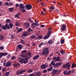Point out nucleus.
Wrapping results in <instances>:
<instances>
[{
  "mask_svg": "<svg viewBox=\"0 0 76 76\" xmlns=\"http://www.w3.org/2000/svg\"><path fill=\"white\" fill-rule=\"evenodd\" d=\"M31 52H28L27 53V54L26 56L24 55L23 54H22L21 55V57H26L24 58H22L20 60L19 62H21V64L24 63V64H26L28 62V59L31 57Z\"/></svg>",
  "mask_w": 76,
  "mask_h": 76,
  "instance_id": "obj_1",
  "label": "nucleus"
},
{
  "mask_svg": "<svg viewBox=\"0 0 76 76\" xmlns=\"http://www.w3.org/2000/svg\"><path fill=\"white\" fill-rule=\"evenodd\" d=\"M49 53V49L48 48H47L44 49L42 53V55H47Z\"/></svg>",
  "mask_w": 76,
  "mask_h": 76,
  "instance_id": "obj_2",
  "label": "nucleus"
},
{
  "mask_svg": "<svg viewBox=\"0 0 76 76\" xmlns=\"http://www.w3.org/2000/svg\"><path fill=\"white\" fill-rule=\"evenodd\" d=\"M69 64L70 63L69 62H67L65 65H63V67L64 68H67L66 70H68L70 68L71 66V65Z\"/></svg>",
  "mask_w": 76,
  "mask_h": 76,
  "instance_id": "obj_3",
  "label": "nucleus"
},
{
  "mask_svg": "<svg viewBox=\"0 0 76 76\" xmlns=\"http://www.w3.org/2000/svg\"><path fill=\"white\" fill-rule=\"evenodd\" d=\"M2 28L3 30H6V29H10V26L9 25L6 24L5 25H3L2 27Z\"/></svg>",
  "mask_w": 76,
  "mask_h": 76,
  "instance_id": "obj_4",
  "label": "nucleus"
},
{
  "mask_svg": "<svg viewBox=\"0 0 76 76\" xmlns=\"http://www.w3.org/2000/svg\"><path fill=\"white\" fill-rule=\"evenodd\" d=\"M66 26L65 24H62L61 25V29L62 31H66Z\"/></svg>",
  "mask_w": 76,
  "mask_h": 76,
  "instance_id": "obj_5",
  "label": "nucleus"
},
{
  "mask_svg": "<svg viewBox=\"0 0 76 76\" xmlns=\"http://www.w3.org/2000/svg\"><path fill=\"white\" fill-rule=\"evenodd\" d=\"M26 72V70L24 69L21 70V71H18L16 73L17 75H19L21 74V73H24V72Z\"/></svg>",
  "mask_w": 76,
  "mask_h": 76,
  "instance_id": "obj_6",
  "label": "nucleus"
},
{
  "mask_svg": "<svg viewBox=\"0 0 76 76\" xmlns=\"http://www.w3.org/2000/svg\"><path fill=\"white\" fill-rule=\"evenodd\" d=\"M25 6L27 10H30L31 9H32V5L29 4L26 5Z\"/></svg>",
  "mask_w": 76,
  "mask_h": 76,
  "instance_id": "obj_7",
  "label": "nucleus"
},
{
  "mask_svg": "<svg viewBox=\"0 0 76 76\" xmlns=\"http://www.w3.org/2000/svg\"><path fill=\"white\" fill-rule=\"evenodd\" d=\"M60 58L59 56L58 57H53V60L55 61H60Z\"/></svg>",
  "mask_w": 76,
  "mask_h": 76,
  "instance_id": "obj_8",
  "label": "nucleus"
},
{
  "mask_svg": "<svg viewBox=\"0 0 76 76\" xmlns=\"http://www.w3.org/2000/svg\"><path fill=\"white\" fill-rule=\"evenodd\" d=\"M71 70H69V71H65L64 73L63 74L64 75H69L70 73H71Z\"/></svg>",
  "mask_w": 76,
  "mask_h": 76,
  "instance_id": "obj_9",
  "label": "nucleus"
},
{
  "mask_svg": "<svg viewBox=\"0 0 76 76\" xmlns=\"http://www.w3.org/2000/svg\"><path fill=\"white\" fill-rule=\"evenodd\" d=\"M34 21L35 22V23H33L31 24V25H32V26H33V28H34V25L35 26H38V22L37 21V20H35Z\"/></svg>",
  "mask_w": 76,
  "mask_h": 76,
  "instance_id": "obj_10",
  "label": "nucleus"
},
{
  "mask_svg": "<svg viewBox=\"0 0 76 76\" xmlns=\"http://www.w3.org/2000/svg\"><path fill=\"white\" fill-rule=\"evenodd\" d=\"M6 55H7V53H1V52L0 53V58H1L3 56H6Z\"/></svg>",
  "mask_w": 76,
  "mask_h": 76,
  "instance_id": "obj_11",
  "label": "nucleus"
},
{
  "mask_svg": "<svg viewBox=\"0 0 76 76\" xmlns=\"http://www.w3.org/2000/svg\"><path fill=\"white\" fill-rule=\"evenodd\" d=\"M30 23L28 22H26L24 23V26L27 28L29 27Z\"/></svg>",
  "mask_w": 76,
  "mask_h": 76,
  "instance_id": "obj_12",
  "label": "nucleus"
},
{
  "mask_svg": "<svg viewBox=\"0 0 76 76\" xmlns=\"http://www.w3.org/2000/svg\"><path fill=\"white\" fill-rule=\"evenodd\" d=\"M19 7L20 9H25V5L22 4H20L19 5Z\"/></svg>",
  "mask_w": 76,
  "mask_h": 76,
  "instance_id": "obj_13",
  "label": "nucleus"
},
{
  "mask_svg": "<svg viewBox=\"0 0 76 76\" xmlns=\"http://www.w3.org/2000/svg\"><path fill=\"white\" fill-rule=\"evenodd\" d=\"M11 65L12 63H11V62L10 61H8L7 63L5 66L6 67H9L10 66H11Z\"/></svg>",
  "mask_w": 76,
  "mask_h": 76,
  "instance_id": "obj_14",
  "label": "nucleus"
},
{
  "mask_svg": "<svg viewBox=\"0 0 76 76\" xmlns=\"http://www.w3.org/2000/svg\"><path fill=\"white\" fill-rule=\"evenodd\" d=\"M61 65V62H59L55 64V67H58V66H60Z\"/></svg>",
  "mask_w": 76,
  "mask_h": 76,
  "instance_id": "obj_15",
  "label": "nucleus"
},
{
  "mask_svg": "<svg viewBox=\"0 0 76 76\" xmlns=\"http://www.w3.org/2000/svg\"><path fill=\"white\" fill-rule=\"evenodd\" d=\"M56 73H57L56 69H53L52 72V75H55Z\"/></svg>",
  "mask_w": 76,
  "mask_h": 76,
  "instance_id": "obj_16",
  "label": "nucleus"
},
{
  "mask_svg": "<svg viewBox=\"0 0 76 76\" xmlns=\"http://www.w3.org/2000/svg\"><path fill=\"white\" fill-rule=\"evenodd\" d=\"M20 64L19 63H17V64L14 63L13 64V66L14 67H18V66H19Z\"/></svg>",
  "mask_w": 76,
  "mask_h": 76,
  "instance_id": "obj_17",
  "label": "nucleus"
},
{
  "mask_svg": "<svg viewBox=\"0 0 76 76\" xmlns=\"http://www.w3.org/2000/svg\"><path fill=\"white\" fill-rule=\"evenodd\" d=\"M23 29H22V28H19L17 31V33H19V32H22Z\"/></svg>",
  "mask_w": 76,
  "mask_h": 76,
  "instance_id": "obj_18",
  "label": "nucleus"
},
{
  "mask_svg": "<svg viewBox=\"0 0 76 76\" xmlns=\"http://www.w3.org/2000/svg\"><path fill=\"white\" fill-rule=\"evenodd\" d=\"M27 35L28 34H27V32H24L23 34L21 36V37L23 38V37L24 36L26 37V36H27Z\"/></svg>",
  "mask_w": 76,
  "mask_h": 76,
  "instance_id": "obj_19",
  "label": "nucleus"
},
{
  "mask_svg": "<svg viewBox=\"0 0 76 76\" xmlns=\"http://www.w3.org/2000/svg\"><path fill=\"white\" fill-rule=\"evenodd\" d=\"M38 58V55H37L36 56H34L33 58V60H37Z\"/></svg>",
  "mask_w": 76,
  "mask_h": 76,
  "instance_id": "obj_20",
  "label": "nucleus"
},
{
  "mask_svg": "<svg viewBox=\"0 0 76 76\" xmlns=\"http://www.w3.org/2000/svg\"><path fill=\"white\" fill-rule=\"evenodd\" d=\"M50 37V36L48 35L47 34L46 36H45L44 37V39H48L49 37Z\"/></svg>",
  "mask_w": 76,
  "mask_h": 76,
  "instance_id": "obj_21",
  "label": "nucleus"
},
{
  "mask_svg": "<svg viewBox=\"0 0 76 76\" xmlns=\"http://www.w3.org/2000/svg\"><path fill=\"white\" fill-rule=\"evenodd\" d=\"M36 37V36L35 35H34V34L32 35L31 37H30V38L31 39H34Z\"/></svg>",
  "mask_w": 76,
  "mask_h": 76,
  "instance_id": "obj_22",
  "label": "nucleus"
},
{
  "mask_svg": "<svg viewBox=\"0 0 76 76\" xmlns=\"http://www.w3.org/2000/svg\"><path fill=\"white\" fill-rule=\"evenodd\" d=\"M49 9H51V10H55V9H56V8H55V7H54V6H52L50 7H49Z\"/></svg>",
  "mask_w": 76,
  "mask_h": 76,
  "instance_id": "obj_23",
  "label": "nucleus"
},
{
  "mask_svg": "<svg viewBox=\"0 0 76 76\" xmlns=\"http://www.w3.org/2000/svg\"><path fill=\"white\" fill-rule=\"evenodd\" d=\"M48 44H52L53 43V40H49L48 42Z\"/></svg>",
  "mask_w": 76,
  "mask_h": 76,
  "instance_id": "obj_24",
  "label": "nucleus"
},
{
  "mask_svg": "<svg viewBox=\"0 0 76 76\" xmlns=\"http://www.w3.org/2000/svg\"><path fill=\"white\" fill-rule=\"evenodd\" d=\"M45 45V43L42 42L40 43L39 45V47H41L42 45Z\"/></svg>",
  "mask_w": 76,
  "mask_h": 76,
  "instance_id": "obj_25",
  "label": "nucleus"
},
{
  "mask_svg": "<svg viewBox=\"0 0 76 76\" xmlns=\"http://www.w3.org/2000/svg\"><path fill=\"white\" fill-rule=\"evenodd\" d=\"M17 47L20 50H21L22 48V46L20 45H19L17 46Z\"/></svg>",
  "mask_w": 76,
  "mask_h": 76,
  "instance_id": "obj_26",
  "label": "nucleus"
},
{
  "mask_svg": "<svg viewBox=\"0 0 76 76\" xmlns=\"http://www.w3.org/2000/svg\"><path fill=\"white\" fill-rule=\"evenodd\" d=\"M76 67V64L75 63H73L72 65V68H74V67Z\"/></svg>",
  "mask_w": 76,
  "mask_h": 76,
  "instance_id": "obj_27",
  "label": "nucleus"
},
{
  "mask_svg": "<svg viewBox=\"0 0 76 76\" xmlns=\"http://www.w3.org/2000/svg\"><path fill=\"white\" fill-rule=\"evenodd\" d=\"M11 22V21L9 19H6V21L5 22H6V23H10Z\"/></svg>",
  "mask_w": 76,
  "mask_h": 76,
  "instance_id": "obj_28",
  "label": "nucleus"
},
{
  "mask_svg": "<svg viewBox=\"0 0 76 76\" xmlns=\"http://www.w3.org/2000/svg\"><path fill=\"white\" fill-rule=\"evenodd\" d=\"M60 53L62 54H64L66 53V52H65V50H61V51Z\"/></svg>",
  "mask_w": 76,
  "mask_h": 76,
  "instance_id": "obj_29",
  "label": "nucleus"
},
{
  "mask_svg": "<svg viewBox=\"0 0 76 76\" xmlns=\"http://www.w3.org/2000/svg\"><path fill=\"white\" fill-rule=\"evenodd\" d=\"M4 38V36L1 35L0 36V40H2Z\"/></svg>",
  "mask_w": 76,
  "mask_h": 76,
  "instance_id": "obj_30",
  "label": "nucleus"
},
{
  "mask_svg": "<svg viewBox=\"0 0 76 76\" xmlns=\"http://www.w3.org/2000/svg\"><path fill=\"white\" fill-rule=\"evenodd\" d=\"M22 12H26V10H25L23 9H21V8H20L19 9Z\"/></svg>",
  "mask_w": 76,
  "mask_h": 76,
  "instance_id": "obj_31",
  "label": "nucleus"
},
{
  "mask_svg": "<svg viewBox=\"0 0 76 76\" xmlns=\"http://www.w3.org/2000/svg\"><path fill=\"white\" fill-rule=\"evenodd\" d=\"M9 73H10V72H8L6 73L5 76H9Z\"/></svg>",
  "mask_w": 76,
  "mask_h": 76,
  "instance_id": "obj_32",
  "label": "nucleus"
},
{
  "mask_svg": "<svg viewBox=\"0 0 76 76\" xmlns=\"http://www.w3.org/2000/svg\"><path fill=\"white\" fill-rule=\"evenodd\" d=\"M19 25H20V23L17 22H15V26H19Z\"/></svg>",
  "mask_w": 76,
  "mask_h": 76,
  "instance_id": "obj_33",
  "label": "nucleus"
},
{
  "mask_svg": "<svg viewBox=\"0 0 76 76\" xmlns=\"http://www.w3.org/2000/svg\"><path fill=\"white\" fill-rule=\"evenodd\" d=\"M52 69L53 66H51L48 69L47 71L48 72H50V71H51Z\"/></svg>",
  "mask_w": 76,
  "mask_h": 76,
  "instance_id": "obj_34",
  "label": "nucleus"
},
{
  "mask_svg": "<svg viewBox=\"0 0 76 76\" xmlns=\"http://www.w3.org/2000/svg\"><path fill=\"white\" fill-rule=\"evenodd\" d=\"M9 12H12L13 10L14 9L13 8H10L8 9Z\"/></svg>",
  "mask_w": 76,
  "mask_h": 76,
  "instance_id": "obj_35",
  "label": "nucleus"
},
{
  "mask_svg": "<svg viewBox=\"0 0 76 76\" xmlns=\"http://www.w3.org/2000/svg\"><path fill=\"white\" fill-rule=\"evenodd\" d=\"M43 37L41 35H39L38 36V39H41Z\"/></svg>",
  "mask_w": 76,
  "mask_h": 76,
  "instance_id": "obj_36",
  "label": "nucleus"
},
{
  "mask_svg": "<svg viewBox=\"0 0 76 76\" xmlns=\"http://www.w3.org/2000/svg\"><path fill=\"white\" fill-rule=\"evenodd\" d=\"M33 72V69H28L27 70L28 73H31Z\"/></svg>",
  "mask_w": 76,
  "mask_h": 76,
  "instance_id": "obj_37",
  "label": "nucleus"
},
{
  "mask_svg": "<svg viewBox=\"0 0 76 76\" xmlns=\"http://www.w3.org/2000/svg\"><path fill=\"white\" fill-rule=\"evenodd\" d=\"M64 43V40L63 39H61V43L63 44Z\"/></svg>",
  "mask_w": 76,
  "mask_h": 76,
  "instance_id": "obj_38",
  "label": "nucleus"
},
{
  "mask_svg": "<svg viewBox=\"0 0 76 76\" xmlns=\"http://www.w3.org/2000/svg\"><path fill=\"white\" fill-rule=\"evenodd\" d=\"M51 64L53 66H55V62L53 61H52L51 62Z\"/></svg>",
  "mask_w": 76,
  "mask_h": 76,
  "instance_id": "obj_39",
  "label": "nucleus"
},
{
  "mask_svg": "<svg viewBox=\"0 0 76 76\" xmlns=\"http://www.w3.org/2000/svg\"><path fill=\"white\" fill-rule=\"evenodd\" d=\"M41 68H42V69H46L45 67V65H44V64H42V65H41Z\"/></svg>",
  "mask_w": 76,
  "mask_h": 76,
  "instance_id": "obj_40",
  "label": "nucleus"
},
{
  "mask_svg": "<svg viewBox=\"0 0 76 76\" xmlns=\"http://www.w3.org/2000/svg\"><path fill=\"white\" fill-rule=\"evenodd\" d=\"M21 43L22 44L24 45L25 44V42L23 41V39H21L20 40Z\"/></svg>",
  "mask_w": 76,
  "mask_h": 76,
  "instance_id": "obj_41",
  "label": "nucleus"
},
{
  "mask_svg": "<svg viewBox=\"0 0 76 76\" xmlns=\"http://www.w3.org/2000/svg\"><path fill=\"white\" fill-rule=\"evenodd\" d=\"M51 32H52V31H48L47 33L48 35H49V36H50V35L51 34Z\"/></svg>",
  "mask_w": 76,
  "mask_h": 76,
  "instance_id": "obj_42",
  "label": "nucleus"
},
{
  "mask_svg": "<svg viewBox=\"0 0 76 76\" xmlns=\"http://www.w3.org/2000/svg\"><path fill=\"white\" fill-rule=\"evenodd\" d=\"M28 32H32V31H33V30L31 29V28H29V29H28Z\"/></svg>",
  "mask_w": 76,
  "mask_h": 76,
  "instance_id": "obj_43",
  "label": "nucleus"
},
{
  "mask_svg": "<svg viewBox=\"0 0 76 76\" xmlns=\"http://www.w3.org/2000/svg\"><path fill=\"white\" fill-rule=\"evenodd\" d=\"M9 25V26L10 27V28H13V24H12V23H10Z\"/></svg>",
  "mask_w": 76,
  "mask_h": 76,
  "instance_id": "obj_44",
  "label": "nucleus"
},
{
  "mask_svg": "<svg viewBox=\"0 0 76 76\" xmlns=\"http://www.w3.org/2000/svg\"><path fill=\"white\" fill-rule=\"evenodd\" d=\"M45 66V68H47V67L48 66V65L47 64H44Z\"/></svg>",
  "mask_w": 76,
  "mask_h": 76,
  "instance_id": "obj_45",
  "label": "nucleus"
},
{
  "mask_svg": "<svg viewBox=\"0 0 76 76\" xmlns=\"http://www.w3.org/2000/svg\"><path fill=\"white\" fill-rule=\"evenodd\" d=\"M26 52V50H24L21 51L22 53H25Z\"/></svg>",
  "mask_w": 76,
  "mask_h": 76,
  "instance_id": "obj_46",
  "label": "nucleus"
},
{
  "mask_svg": "<svg viewBox=\"0 0 76 76\" xmlns=\"http://www.w3.org/2000/svg\"><path fill=\"white\" fill-rule=\"evenodd\" d=\"M56 73H60V72H61V71H60V70H57L56 69Z\"/></svg>",
  "mask_w": 76,
  "mask_h": 76,
  "instance_id": "obj_47",
  "label": "nucleus"
},
{
  "mask_svg": "<svg viewBox=\"0 0 76 76\" xmlns=\"http://www.w3.org/2000/svg\"><path fill=\"white\" fill-rule=\"evenodd\" d=\"M15 18H19V17L18 16V15L16 14L15 15Z\"/></svg>",
  "mask_w": 76,
  "mask_h": 76,
  "instance_id": "obj_48",
  "label": "nucleus"
},
{
  "mask_svg": "<svg viewBox=\"0 0 76 76\" xmlns=\"http://www.w3.org/2000/svg\"><path fill=\"white\" fill-rule=\"evenodd\" d=\"M4 49V47H3V46H1L0 47V50H3Z\"/></svg>",
  "mask_w": 76,
  "mask_h": 76,
  "instance_id": "obj_49",
  "label": "nucleus"
},
{
  "mask_svg": "<svg viewBox=\"0 0 76 76\" xmlns=\"http://www.w3.org/2000/svg\"><path fill=\"white\" fill-rule=\"evenodd\" d=\"M52 29V28H49L48 29V31L52 32V31H51Z\"/></svg>",
  "mask_w": 76,
  "mask_h": 76,
  "instance_id": "obj_50",
  "label": "nucleus"
},
{
  "mask_svg": "<svg viewBox=\"0 0 76 76\" xmlns=\"http://www.w3.org/2000/svg\"><path fill=\"white\" fill-rule=\"evenodd\" d=\"M14 59H16V57L15 56H13L11 57V59L13 60Z\"/></svg>",
  "mask_w": 76,
  "mask_h": 76,
  "instance_id": "obj_51",
  "label": "nucleus"
},
{
  "mask_svg": "<svg viewBox=\"0 0 76 76\" xmlns=\"http://www.w3.org/2000/svg\"><path fill=\"white\" fill-rule=\"evenodd\" d=\"M6 60H4V63L3 64V65L4 66L5 65H6Z\"/></svg>",
  "mask_w": 76,
  "mask_h": 76,
  "instance_id": "obj_52",
  "label": "nucleus"
},
{
  "mask_svg": "<svg viewBox=\"0 0 76 76\" xmlns=\"http://www.w3.org/2000/svg\"><path fill=\"white\" fill-rule=\"evenodd\" d=\"M11 37L12 39H14V38H15V36L13 35H12L11 36Z\"/></svg>",
  "mask_w": 76,
  "mask_h": 76,
  "instance_id": "obj_53",
  "label": "nucleus"
},
{
  "mask_svg": "<svg viewBox=\"0 0 76 76\" xmlns=\"http://www.w3.org/2000/svg\"><path fill=\"white\" fill-rule=\"evenodd\" d=\"M29 76H35V75H34V74L32 73L31 74H30Z\"/></svg>",
  "mask_w": 76,
  "mask_h": 76,
  "instance_id": "obj_54",
  "label": "nucleus"
},
{
  "mask_svg": "<svg viewBox=\"0 0 76 76\" xmlns=\"http://www.w3.org/2000/svg\"><path fill=\"white\" fill-rule=\"evenodd\" d=\"M5 4L7 6H9V4L8 2H6Z\"/></svg>",
  "mask_w": 76,
  "mask_h": 76,
  "instance_id": "obj_55",
  "label": "nucleus"
},
{
  "mask_svg": "<svg viewBox=\"0 0 76 76\" xmlns=\"http://www.w3.org/2000/svg\"><path fill=\"white\" fill-rule=\"evenodd\" d=\"M2 71L3 72H5V71H6V69L4 68H2Z\"/></svg>",
  "mask_w": 76,
  "mask_h": 76,
  "instance_id": "obj_56",
  "label": "nucleus"
},
{
  "mask_svg": "<svg viewBox=\"0 0 76 76\" xmlns=\"http://www.w3.org/2000/svg\"><path fill=\"white\" fill-rule=\"evenodd\" d=\"M47 71L46 69H45L43 71V73H47Z\"/></svg>",
  "mask_w": 76,
  "mask_h": 76,
  "instance_id": "obj_57",
  "label": "nucleus"
},
{
  "mask_svg": "<svg viewBox=\"0 0 76 76\" xmlns=\"http://www.w3.org/2000/svg\"><path fill=\"white\" fill-rule=\"evenodd\" d=\"M35 76H38V72L37 73H36L35 75Z\"/></svg>",
  "mask_w": 76,
  "mask_h": 76,
  "instance_id": "obj_58",
  "label": "nucleus"
},
{
  "mask_svg": "<svg viewBox=\"0 0 76 76\" xmlns=\"http://www.w3.org/2000/svg\"><path fill=\"white\" fill-rule=\"evenodd\" d=\"M41 73L40 72H38V76H40L41 75Z\"/></svg>",
  "mask_w": 76,
  "mask_h": 76,
  "instance_id": "obj_59",
  "label": "nucleus"
},
{
  "mask_svg": "<svg viewBox=\"0 0 76 76\" xmlns=\"http://www.w3.org/2000/svg\"><path fill=\"white\" fill-rule=\"evenodd\" d=\"M47 59L48 60H49L50 61V57H49L47 58Z\"/></svg>",
  "mask_w": 76,
  "mask_h": 76,
  "instance_id": "obj_60",
  "label": "nucleus"
},
{
  "mask_svg": "<svg viewBox=\"0 0 76 76\" xmlns=\"http://www.w3.org/2000/svg\"><path fill=\"white\" fill-rule=\"evenodd\" d=\"M15 6H16V7H18V6H19V4H15Z\"/></svg>",
  "mask_w": 76,
  "mask_h": 76,
  "instance_id": "obj_61",
  "label": "nucleus"
},
{
  "mask_svg": "<svg viewBox=\"0 0 76 76\" xmlns=\"http://www.w3.org/2000/svg\"><path fill=\"white\" fill-rule=\"evenodd\" d=\"M44 25H42L40 26V27H42V28H44Z\"/></svg>",
  "mask_w": 76,
  "mask_h": 76,
  "instance_id": "obj_62",
  "label": "nucleus"
},
{
  "mask_svg": "<svg viewBox=\"0 0 76 76\" xmlns=\"http://www.w3.org/2000/svg\"><path fill=\"white\" fill-rule=\"evenodd\" d=\"M32 45L33 46H35V43H32Z\"/></svg>",
  "mask_w": 76,
  "mask_h": 76,
  "instance_id": "obj_63",
  "label": "nucleus"
},
{
  "mask_svg": "<svg viewBox=\"0 0 76 76\" xmlns=\"http://www.w3.org/2000/svg\"><path fill=\"white\" fill-rule=\"evenodd\" d=\"M28 20H29L30 22H32V20H31V19L30 18H28Z\"/></svg>",
  "mask_w": 76,
  "mask_h": 76,
  "instance_id": "obj_64",
  "label": "nucleus"
}]
</instances>
